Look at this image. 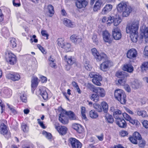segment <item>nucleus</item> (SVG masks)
<instances>
[{
    "mask_svg": "<svg viewBox=\"0 0 148 148\" xmlns=\"http://www.w3.org/2000/svg\"><path fill=\"white\" fill-rule=\"evenodd\" d=\"M88 3V2L86 0H77L75 5L77 8L81 9L86 7Z\"/></svg>",
    "mask_w": 148,
    "mask_h": 148,
    "instance_id": "obj_25",
    "label": "nucleus"
},
{
    "mask_svg": "<svg viewBox=\"0 0 148 148\" xmlns=\"http://www.w3.org/2000/svg\"><path fill=\"white\" fill-rule=\"evenodd\" d=\"M63 24L67 27L73 28L74 26L73 22L71 21L67 18H64V19Z\"/></svg>",
    "mask_w": 148,
    "mask_h": 148,
    "instance_id": "obj_34",
    "label": "nucleus"
},
{
    "mask_svg": "<svg viewBox=\"0 0 148 148\" xmlns=\"http://www.w3.org/2000/svg\"><path fill=\"white\" fill-rule=\"evenodd\" d=\"M113 38L115 40H119L121 39L122 34L121 30L118 28H114L112 32Z\"/></svg>",
    "mask_w": 148,
    "mask_h": 148,
    "instance_id": "obj_21",
    "label": "nucleus"
},
{
    "mask_svg": "<svg viewBox=\"0 0 148 148\" xmlns=\"http://www.w3.org/2000/svg\"><path fill=\"white\" fill-rule=\"evenodd\" d=\"M102 3V2L101 0H97L95 2L93 7V11L97 12L100 10L101 9Z\"/></svg>",
    "mask_w": 148,
    "mask_h": 148,
    "instance_id": "obj_31",
    "label": "nucleus"
},
{
    "mask_svg": "<svg viewBox=\"0 0 148 148\" xmlns=\"http://www.w3.org/2000/svg\"><path fill=\"white\" fill-rule=\"evenodd\" d=\"M3 92L6 97H9L12 95V90L9 88H6L4 90Z\"/></svg>",
    "mask_w": 148,
    "mask_h": 148,
    "instance_id": "obj_43",
    "label": "nucleus"
},
{
    "mask_svg": "<svg viewBox=\"0 0 148 148\" xmlns=\"http://www.w3.org/2000/svg\"><path fill=\"white\" fill-rule=\"evenodd\" d=\"M139 23L136 21H134L132 23H128L126 27V32L130 34V37L133 42H136L138 40V30Z\"/></svg>",
    "mask_w": 148,
    "mask_h": 148,
    "instance_id": "obj_1",
    "label": "nucleus"
},
{
    "mask_svg": "<svg viewBox=\"0 0 148 148\" xmlns=\"http://www.w3.org/2000/svg\"><path fill=\"white\" fill-rule=\"evenodd\" d=\"M90 99L95 102L98 101L99 99V96L96 93L93 94L92 95Z\"/></svg>",
    "mask_w": 148,
    "mask_h": 148,
    "instance_id": "obj_48",
    "label": "nucleus"
},
{
    "mask_svg": "<svg viewBox=\"0 0 148 148\" xmlns=\"http://www.w3.org/2000/svg\"><path fill=\"white\" fill-rule=\"evenodd\" d=\"M69 143L71 144L72 148H81L82 144L77 139L75 138H70L69 139Z\"/></svg>",
    "mask_w": 148,
    "mask_h": 148,
    "instance_id": "obj_17",
    "label": "nucleus"
},
{
    "mask_svg": "<svg viewBox=\"0 0 148 148\" xmlns=\"http://www.w3.org/2000/svg\"><path fill=\"white\" fill-rule=\"evenodd\" d=\"M37 120L38 124L43 129H45L47 127L44 124L43 122L41 121L40 119H38Z\"/></svg>",
    "mask_w": 148,
    "mask_h": 148,
    "instance_id": "obj_52",
    "label": "nucleus"
},
{
    "mask_svg": "<svg viewBox=\"0 0 148 148\" xmlns=\"http://www.w3.org/2000/svg\"><path fill=\"white\" fill-rule=\"evenodd\" d=\"M143 126L146 129H148V121L147 120H144L142 122Z\"/></svg>",
    "mask_w": 148,
    "mask_h": 148,
    "instance_id": "obj_61",
    "label": "nucleus"
},
{
    "mask_svg": "<svg viewBox=\"0 0 148 148\" xmlns=\"http://www.w3.org/2000/svg\"><path fill=\"white\" fill-rule=\"evenodd\" d=\"M86 108L84 106H82L81 108V113L82 118L84 120L87 119L86 116Z\"/></svg>",
    "mask_w": 148,
    "mask_h": 148,
    "instance_id": "obj_41",
    "label": "nucleus"
},
{
    "mask_svg": "<svg viewBox=\"0 0 148 148\" xmlns=\"http://www.w3.org/2000/svg\"><path fill=\"white\" fill-rule=\"evenodd\" d=\"M12 3L13 5L16 7H19L21 5L19 0H13Z\"/></svg>",
    "mask_w": 148,
    "mask_h": 148,
    "instance_id": "obj_55",
    "label": "nucleus"
},
{
    "mask_svg": "<svg viewBox=\"0 0 148 148\" xmlns=\"http://www.w3.org/2000/svg\"><path fill=\"white\" fill-rule=\"evenodd\" d=\"M1 33V35L6 38L9 37L10 35L9 30L6 27H4L2 28Z\"/></svg>",
    "mask_w": 148,
    "mask_h": 148,
    "instance_id": "obj_33",
    "label": "nucleus"
},
{
    "mask_svg": "<svg viewBox=\"0 0 148 148\" xmlns=\"http://www.w3.org/2000/svg\"><path fill=\"white\" fill-rule=\"evenodd\" d=\"M70 39L71 42L75 45H79L83 42V38L82 37L75 34H73L71 35Z\"/></svg>",
    "mask_w": 148,
    "mask_h": 148,
    "instance_id": "obj_15",
    "label": "nucleus"
},
{
    "mask_svg": "<svg viewBox=\"0 0 148 148\" xmlns=\"http://www.w3.org/2000/svg\"><path fill=\"white\" fill-rule=\"evenodd\" d=\"M48 11L49 17H52L54 13V10L53 7L51 5H49L47 7Z\"/></svg>",
    "mask_w": 148,
    "mask_h": 148,
    "instance_id": "obj_36",
    "label": "nucleus"
},
{
    "mask_svg": "<svg viewBox=\"0 0 148 148\" xmlns=\"http://www.w3.org/2000/svg\"><path fill=\"white\" fill-rule=\"evenodd\" d=\"M72 127L78 134H82L84 132V129L83 127L79 124L77 123L73 124Z\"/></svg>",
    "mask_w": 148,
    "mask_h": 148,
    "instance_id": "obj_24",
    "label": "nucleus"
},
{
    "mask_svg": "<svg viewBox=\"0 0 148 148\" xmlns=\"http://www.w3.org/2000/svg\"><path fill=\"white\" fill-rule=\"evenodd\" d=\"M137 55V51L134 48H132L129 50L126 53L127 57L128 58L132 60L136 59Z\"/></svg>",
    "mask_w": 148,
    "mask_h": 148,
    "instance_id": "obj_20",
    "label": "nucleus"
},
{
    "mask_svg": "<svg viewBox=\"0 0 148 148\" xmlns=\"http://www.w3.org/2000/svg\"><path fill=\"white\" fill-rule=\"evenodd\" d=\"M91 50L92 55L97 62H100L107 58V56L106 54L104 53H99L95 48L92 49Z\"/></svg>",
    "mask_w": 148,
    "mask_h": 148,
    "instance_id": "obj_9",
    "label": "nucleus"
},
{
    "mask_svg": "<svg viewBox=\"0 0 148 148\" xmlns=\"http://www.w3.org/2000/svg\"><path fill=\"white\" fill-rule=\"evenodd\" d=\"M54 127L55 128L60 135H65L67 133L68 131L67 127L64 126L60 125L58 123H56L54 124Z\"/></svg>",
    "mask_w": 148,
    "mask_h": 148,
    "instance_id": "obj_13",
    "label": "nucleus"
},
{
    "mask_svg": "<svg viewBox=\"0 0 148 148\" xmlns=\"http://www.w3.org/2000/svg\"><path fill=\"white\" fill-rule=\"evenodd\" d=\"M114 97L121 104H125L126 102V96L124 91L121 89H117L114 92Z\"/></svg>",
    "mask_w": 148,
    "mask_h": 148,
    "instance_id": "obj_3",
    "label": "nucleus"
},
{
    "mask_svg": "<svg viewBox=\"0 0 148 148\" xmlns=\"http://www.w3.org/2000/svg\"><path fill=\"white\" fill-rule=\"evenodd\" d=\"M64 58L66 62L68 64V65L66 66V69L67 70H69L70 69L71 66L75 63L76 59L73 56H70L68 58L67 55L65 56Z\"/></svg>",
    "mask_w": 148,
    "mask_h": 148,
    "instance_id": "obj_19",
    "label": "nucleus"
},
{
    "mask_svg": "<svg viewBox=\"0 0 148 148\" xmlns=\"http://www.w3.org/2000/svg\"><path fill=\"white\" fill-rule=\"evenodd\" d=\"M104 60V61L100 65V69L103 71H106L113 66V63L108 57Z\"/></svg>",
    "mask_w": 148,
    "mask_h": 148,
    "instance_id": "obj_7",
    "label": "nucleus"
},
{
    "mask_svg": "<svg viewBox=\"0 0 148 148\" xmlns=\"http://www.w3.org/2000/svg\"><path fill=\"white\" fill-rule=\"evenodd\" d=\"M122 115L124 119L129 122L132 125H135L136 126H139L140 125L139 121L137 120L133 119L126 112L122 113Z\"/></svg>",
    "mask_w": 148,
    "mask_h": 148,
    "instance_id": "obj_16",
    "label": "nucleus"
},
{
    "mask_svg": "<svg viewBox=\"0 0 148 148\" xmlns=\"http://www.w3.org/2000/svg\"><path fill=\"white\" fill-rule=\"evenodd\" d=\"M94 108L99 112L102 111V108L101 106L99 104H95L94 105Z\"/></svg>",
    "mask_w": 148,
    "mask_h": 148,
    "instance_id": "obj_51",
    "label": "nucleus"
},
{
    "mask_svg": "<svg viewBox=\"0 0 148 148\" xmlns=\"http://www.w3.org/2000/svg\"><path fill=\"white\" fill-rule=\"evenodd\" d=\"M112 5L111 4H108L106 5L102 10V14H106L112 10Z\"/></svg>",
    "mask_w": 148,
    "mask_h": 148,
    "instance_id": "obj_32",
    "label": "nucleus"
},
{
    "mask_svg": "<svg viewBox=\"0 0 148 148\" xmlns=\"http://www.w3.org/2000/svg\"><path fill=\"white\" fill-rule=\"evenodd\" d=\"M16 40L15 38H12L10 41L9 46L11 48H14L16 47Z\"/></svg>",
    "mask_w": 148,
    "mask_h": 148,
    "instance_id": "obj_39",
    "label": "nucleus"
},
{
    "mask_svg": "<svg viewBox=\"0 0 148 148\" xmlns=\"http://www.w3.org/2000/svg\"><path fill=\"white\" fill-rule=\"evenodd\" d=\"M50 66L52 68L56 69L57 66L56 64V60L53 61V62H51L48 63Z\"/></svg>",
    "mask_w": 148,
    "mask_h": 148,
    "instance_id": "obj_56",
    "label": "nucleus"
},
{
    "mask_svg": "<svg viewBox=\"0 0 148 148\" xmlns=\"http://www.w3.org/2000/svg\"><path fill=\"white\" fill-rule=\"evenodd\" d=\"M4 58L5 61L11 65L15 64L17 61L16 55L10 51L5 52Z\"/></svg>",
    "mask_w": 148,
    "mask_h": 148,
    "instance_id": "obj_4",
    "label": "nucleus"
},
{
    "mask_svg": "<svg viewBox=\"0 0 148 148\" xmlns=\"http://www.w3.org/2000/svg\"><path fill=\"white\" fill-rule=\"evenodd\" d=\"M64 112H65L66 114L68 116L70 120H77V117L73 112L71 111H67L64 110Z\"/></svg>",
    "mask_w": 148,
    "mask_h": 148,
    "instance_id": "obj_29",
    "label": "nucleus"
},
{
    "mask_svg": "<svg viewBox=\"0 0 148 148\" xmlns=\"http://www.w3.org/2000/svg\"><path fill=\"white\" fill-rule=\"evenodd\" d=\"M140 38L142 39L144 38L146 42H148V27H145L141 30Z\"/></svg>",
    "mask_w": 148,
    "mask_h": 148,
    "instance_id": "obj_22",
    "label": "nucleus"
},
{
    "mask_svg": "<svg viewBox=\"0 0 148 148\" xmlns=\"http://www.w3.org/2000/svg\"><path fill=\"white\" fill-rule=\"evenodd\" d=\"M22 130L25 133H27L28 132L29 128L26 124L23 123L21 125Z\"/></svg>",
    "mask_w": 148,
    "mask_h": 148,
    "instance_id": "obj_49",
    "label": "nucleus"
},
{
    "mask_svg": "<svg viewBox=\"0 0 148 148\" xmlns=\"http://www.w3.org/2000/svg\"><path fill=\"white\" fill-rule=\"evenodd\" d=\"M89 76L90 78H92V82L94 84L99 86L101 85V82L103 78L101 75L98 73L91 72L89 73Z\"/></svg>",
    "mask_w": 148,
    "mask_h": 148,
    "instance_id": "obj_6",
    "label": "nucleus"
},
{
    "mask_svg": "<svg viewBox=\"0 0 148 148\" xmlns=\"http://www.w3.org/2000/svg\"><path fill=\"white\" fill-rule=\"evenodd\" d=\"M20 98L21 101L23 102L26 103L27 101V97L24 94H21L20 96Z\"/></svg>",
    "mask_w": 148,
    "mask_h": 148,
    "instance_id": "obj_53",
    "label": "nucleus"
},
{
    "mask_svg": "<svg viewBox=\"0 0 148 148\" xmlns=\"http://www.w3.org/2000/svg\"><path fill=\"white\" fill-rule=\"evenodd\" d=\"M101 104L102 108V110H103L105 113H106L108 108V104L106 102L103 101L101 102Z\"/></svg>",
    "mask_w": 148,
    "mask_h": 148,
    "instance_id": "obj_44",
    "label": "nucleus"
},
{
    "mask_svg": "<svg viewBox=\"0 0 148 148\" xmlns=\"http://www.w3.org/2000/svg\"><path fill=\"white\" fill-rule=\"evenodd\" d=\"M37 47L43 53H46L45 51L44 48L40 44H38L37 45Z\"/></svg>",
    "mask_w": 148,
    "mask_h": 148,
    "instance_id": "obj_64",
    "label": "nucleus"
},
{
    "mask_svg": "<svg viewBox=\"0 0 148 148\" xmlns=\"http://www.w3.org/2000/svg\"><path fill=\"white\" fill-rule=\"evenodd\" d=\"M92 39L93 42L95 43L97 45L98 43V40L97 38V36L96 34H94L93 35Z\"/></svg>",
    "mask_w": 148,
    "mask_h": 148,
    "instance_id": "obj_58",
    "label": "nucleus"
},
{
    "mask_svg": "<svg viewBox=\"0 0 148 148\" xmlns=\"http://www.w3.org/2000/svg\"><path fill=\"white\" fill-rule=\"evenodd\" d=\"M0 133L7 139L11 137V134L7 126L4 123H1L0 125Z\"/></svg>",
    "mask_w": 148,
    "mask_h": 148,
    "instance_id": "obj_8",
    "label": "nucleus"
},
{
    "mask_svg": "<svg viewBox=\"0 0 148 148\" xmlns=\"http://www.w3.org/2000/svg\"><path fill=\"white\" fill-rule=\"evenodd\" d=\"M126 83L124 85H121V86H124V88L125 90L128 92H130L131 91V88L130 86L127 84H126Z\"/></svg>",
    "mask_w": 148,
    "mask_h": 148,
    "instance_id": "obj_62",
    "label": "nucleus"
},
{
    "mask_svg": "<svg viewBox=\"0 0 148 148\" xmlns=\"http://www.w3.org/2000/svg\"><path fill=\"white\" fill-rule=\"evenodd\" d=\"M119 134L121 136L124 137L127 136L128 134V133L126 131L122 130L120 132Z\"/></svg>",
    "mask_w": 148,
    "mask_h": 148,
    "instance_id": "obj_57",
    "label": "nucleus"
},
{
    "mask_svg": "<svg viewBox=\"0 0 148 148\" xmlns=\"http://www.w3.org/2000/svg\"><path fill=\"white\" fill-rule=\"evenodd\" d=\"M116 123L119 127L125 128L127 126V123L125 120L123 118H119L116 120Z\"/></svg>",
    "mask_w": 148,
    "mask_h": 148,
    "instance_id": "obj_28",
    "label": "nucleus"
},
{
    "mask_svg": "<svg viewBox=\"0 0 148 148\" xmlns=\"http://www.w3.org/2000/svg\"><path fill=\"white\" fill-rule=\"evenodd\" d=\"M106 121L110 123H112L114 121V119L112 116L108 114H106L105 115Z\"/></svg>",
    "mask_w": 148,
    "mask_h": 148,
    "instance_id": "obj_45",
    "label": "nucleus"
},
{
    "mask_svg": "<svg viewBox=\"0 0 148 148\" xmlns=\"http://www.w3.org/2000/svg\"><path fill=\"white\" fill-rule=\"evenodd\" d=\"M57 44L59 48H62L65 44L64 40L62 38H59L57 39Z\"/></svg>",
    "mask_w": 148,
    "mask_h": 148,
    "instance_id": "obj_40",
    "label": "nucleus"
},
{
    "mask_svg": "<svg viewBox=\"0 0 148 148\" xmlns=\"http://www.w3.org/2000/svg\"><path fill=\"white\" fill-rule=\"evenodd\" d=\"M102 37L103 40L105 43L110 44L113 42V38L110 33L107 30L103 31Z\"/></svg>",
    "mask_w": 148,
    "mask_h": 148,
    "instance_id": "obj_11",
    "label": "nucleus"
},
{
    "mask_svg": "<svg viewBox=\"0 0 148 148\" xmlns=\"http://www.w3.org/2000/svg\"><path fill=\"white\" fill-rule=\"evenodd\" d=\"M113 116L115 120L119 118H121L122 114L121 111L119 109L116 110L113 112Z\"/></svg>",
    "mask_w": 148,
    "mask_h": 148,
    "instance_id": "obj_35",
    "label": "nucleus"
},
{
    "mask_svg": "<svg viewBox=\"0 0 148 148\" xmlns=\"http://www.w3.org/2000/svg\"><path fill=\"white\" fill-rule=\"evenodd\" d=\"M137 114L138 116L143 118H146L148 116L147 113L145 110H138L137 111Z\"/></svg>",
    "mask_w": 148,
    "mask_h": 148,
    "instance_id": "obj_38",
    "label": "nucleus"
},
{
    "mask_svg": "<svg viewBox=\"0 0 148 148\" xmlns=\"http://www.w3.org/2000/svg\"><path fill=\"white\" fill-rule=\"evenodd\" d=\"M122 70L129 73H131L134 71V67L131 64H125L123 65L122 67Z\"/></svg>",
    "mask_w": 148,
    "mask_h": 148,
    "instance_id": "obj_26",
    "label": "nucleus"
},
{
    "mask_svg": "<svg viewBox=\"0 0 148 148\" xmlns=\"http://www.w3.org/2000/svg\"><path fill=\"white\" fill-rule=\"evenodd\" d=\"M6 77L7 79L14 82L18 81L21 78V76L18 73L11 72L6 74Z\"/></svg>",
    "mask_w": 148,
    "mask_h": 148,
    "instance_id": "obj_12",
    "label": "nucleus"
},
{
    "mask_svg": "<svg viewBox=\"0 0 148 148\" xmlns=\"http://www.w3.org/2000/svg\"><path fill=\"white\" fill-rule=\"evenodd\" d=\"M41 33L42 36L46 37L45 39L47 40L48 39V37L49 36V34H48L47 31L44 30H42L41 32Z\"/></svg>",
    "mask_w": 148,
    "mask_h": 148,
    "instance_id": "obj_54",
    "label": "nucleus"
},
{
    "mask_svg": "<svg viewBox=\"0 0 148 148\" xmlns=\"http://www.w3.org/2000/svg\"><path fill=\"white\" fill-rule=\"evenodd\" d=\"M58 110L61 112L59 115V120L60 122L63 125L67 124L69 122L68 118L66 116L64 109L61 106L58 107Z\"/></svg>",
    "mask_w": 148,
    "mask_h": 148,
    "instance_id": "obj_10",
    "label": "nucleus"
},
{
    "mask_svg": "<svg viewBox=\"0 0 148 148\" xmlns=\"http://www.w3.org/2000/svg\"><path fill=\"white\" fill-rule=\"evenodd\" d=\"M21 148H36V147L33 144L26 142L22 145Z\"/></svg>",
    "mask_w": 148,
    "mask_h": 148,
    "instance_id": "obj_42",
    "label": "nucleus"
},
{
    "mask_svg": "<svg viewBox=\"0 0 148 148\" xmlns=\"http://www.w3.org/2000/svg\"><path fill=\"white\" fill-rule=\"evenodd\" d=\"M40 80L42 83H46L47 81V77L44 76H41L40 77Z\"/></svg>",
    "mask_w": 148,
    "mask_h": 148,
    "instance_id": "obj_63",
    "label": "nucleus"
},
{
    "mask_svg": "<svg viewBox=\"0 0 148 148\" xmlns=\"http://www.w3.org/2000/svg\"><path fill=\"white\" fill-rule=\"evenodd\" d=\"M115 76L119 78L118 82L120 85H124L126 83L128 74L123 71H117L115 73Z\"/></svg>",
    "mask_w": 148,
    "mask_h": 148,
    "instance_id": "obj_5",
    "label": "nucleus"
},
{
    "mask_svg": "<svg viewBox=\"0 0 148 148\" xmlns=\"http://www.w3.org/2000/svg\"><path fill=\"white\" fill-rule=\"evenodd\" d=\"M116 8L119 13L122 12L123 17L129 16L133 9L130 6H127L126 2L122 1L116 6Z\"/></svg>",
    "mask_w": 148,
    "mask_h": 148,
    "instance_id": "obj_2",
    "label": "nucleus"
},
{
    "mask_svg": "<svg viewBox=\"0 0 148 148\" xmlns=\"http://www.w3.org/2000/svg\"><path fill=\"white\" fill-rule=\"evenodd\" d=\"M91 86L93 92L97 94L99 97H103L105 96L106 92L103 88L99 87H95L93 85H91Z\"/></svg>",
    "mask_w": 148,
    "mask_h": 148,
    "instance_id": "obj_14",
    "label": "nucleus"
},
{
    "mask_svg": "<svg viewBox=\"0 0 148 148\" xmlns=\"http://www.w3.org/2000/svg\"><path fill=\"white\" fill-rule=\"evenodd\" d=\"M122 19L121 18L119 17L118 18H114L113 20V23L114 25L116 26H118L121 22Z\"/></svg>",
    "mask_w": 148,
    "mask_h": 148,
    "instance_id": "obj_46",
    "label": "nucleus"
},
{
    "mask_svg": "<svg viewBox=\"0 0 148 148\" xmlns=\"http://www.w3.org/2000/svg\"><path fill=\"white\" fill-rule=\"evenodd\" d=\"M112 17L110 16L108 18L106 21V24L108 25H110L112 23Z\"/></svg>",
    "mask_w": 148,
    "mask_h": 148,
    "instance_id": "obj_59",
    "label": "nucleus"
},
{
    "mask_svg": "<svg viewBox=\"0 0 148 148\" xmlns=\"http://www.w3.org/2000/svg\"><path fill=\"white\" fill-rule=\"evenodd\" d=\"M89 115L90 117L93 119L97 118L98 116L97 112L94 110H92L90 112Z\"/></svg>",
    "mask_w": 148,
    "mask_h": 148,
    "instance_id": "obj_47",
    "label": "nucleus"
},
{
    "mask_svg": "<svg viewBox=\"0 0 148 148\" xmlns=\"http://www.w3.org/2000/svg\"><path fill=\"white\" fill-rule=\"evenodd\" d=\"M39 79L36 77H32L31 81V87L32 91L34 93L35 90L36 88L38 83Z\"/></svg>",
    "mask_w": 148,
    "mask_h": 148,
    "instance_id": "obj_23",
    "label": "nucleus"
},
{
    "mask_svg": "<svg viewBox=\"0 0 148 148\" xmlns=\"http://www.w3.org/2000/svg\"><path fill=\"white\" fill-rule=\"evenodd\" d=\"M4 21V15L2 12L1 10L0 9V23L2 24L3 21Z\"/></svg>",
    "mask_w": 148,
    "mask_h": 148,
    "instance_id": "obj_60",
    "label": "nucleus"
},
{
    "mask_svg": "<svg viewBox=\"0 0 148 148\" xmlns=\"http://www.w3.org/2000/svg\"><path fill=\"white\" fill-rule=\"evenodd\" d=\"M139 140L138 145L139 147L141 148H143L145 147L146 145V142L145 140L142 139V138Z\"/></svg>",
    "mask_w": 148,
    "mask_h": 148,
    "instance_id": "obj_50",
    "label": "nucleus"
},
{
    "mask_svg": "<svg viewBox=\"0 0 148 148\" xmlns=\"http://www.w3.org/2000/svg\"><path fill=\"white\" fill-rule=\"evenodd\" d=\"M129 140L133 144H137L138 143V140L142 139V137L139 133L137 132H135L133 135L129 137Z\"/></svg>",
    "mask_w": 148,
    "mask_h": 148,
    "instance_id": "obj_18",
    "label": "nucleus"
},
{
    "mask_svg": "<svg viewBox=\"0 0 148 148\" xmlns=\"http://www.w3.org/2000/svg\"><path fill=\"white\" fill-rule=\"evenodd\" d=\"M140 68L143 72L148 70V61L143 62L140 66Z\"/></svg>",
    "mask_w": 148,
    "mask_h": 148,
    "instance_id": "obj_37",
    "label": "nucleus"
},
{
    "mask_svg": "<svg viewBox=\"0 0 148 148\" xmlns=\"http://www.w3.org/2000/svg\"><path fill=\"white\" fill-rule=\"evenodd\" d=\"M38 92L44 100H46L48 99V95L45 88L42 87L39 88Z\"/></svg>",
    "mask_w": 148,
    "mask_h": 148,
    "instance_id": "obj_27",
    "label": "nucleus"
},
{
    "mask_svg": "<svg viewBox=\"0 0 148 148\" xmlns=\"http://www.w3.org/2000/svg\"><path fill=\"white\" fill-rule=\"evenodd\" d=\"M62 49H63L66 52H71L73 51V47L71 44L69 42H66Z\"/></svg>",
    "mask_w": 148,
    "mask_h": 148,
    "instance_id": "obj_30",
    "label": "nucleus"
}]
</instances>
